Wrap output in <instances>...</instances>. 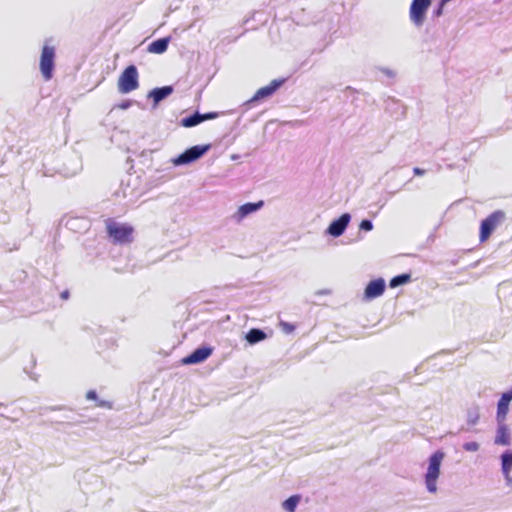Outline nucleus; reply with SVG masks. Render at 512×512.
Masks as SVG:
<instances>
[{"mask_svg": "<svg viewBox=\"0 0 512 512\" xmlns=\"http://www.w3.org/2000/svg\"><path fill=\"white\" fill-rule=\"evenodd\" d=\"M108 236L117 244H129L133 241L134 228L127 223H118L113 219L105 221Z\"/></svg>", "mask_w": 512, "mask_h": 512, "instance_id": "f257e3e1", "label": "nucleus"}, {"mask_svg": "<svg viewBox=\"0 0 512 512\" xmlns=\"http://www.w3.org/2000/svg\"><path fill=\"white\" fill-rule=\"evenodd\" d=\"M445 457L444 452L436 451L429 458V466L425 474V483L429 492L437 491V480L440 475V466Z\"/></svg>", "mask_w": 512, "mask_h": 512, "instance_id": "f03ea898", "label": "nucleus"}, {"mask_svg": "<svg viewBox=\"0 0 512 512\" xmlns=\"http://www.w3.org/2000/svg\"><path fill=\"white\" fill-rule=\"evenodd\" d=\"M117 86L122 94L130 93L139 87L138 71L134 65H129L124 69L118 78Z\"/></svg>", "mask_w": 512, "mask_h": 512, "instance_id": "7ed1b4c3", "label": "nucleus"}, {"mask_svg": "<svg viewBox=\"0 0 512 512\" xmlns=\"http://www.w3.org/2000/svg\"><path fill=\"white\" fill-rule=\"evenodd\" d=\"M55 48L45 44L42 48L40 56V71L45 81H49L53 77Z\"/></svg>", "mask_w": 512, "mask_h": 512, "instance_id": "20e7f679", "label": "nucleus"}, {"mask_svg": "<svg viewBox=\"0 0 512 512\" xmlns=\"http://www.w3.org/2000/svg\"><path fill=\"white\" fill-rule=\"evenodd\" d=\"M504 218L505 213L503 211L498 210L490 214L486 219H484L480 225V242L487 241L491 234L493 233V231L497 228V226L504 220Z\"/></svg>", "mask_w": 512, "mask_h": 512, "instance_id": "39448f33", "label": "nucleus"}, {"mask_svg": "<svg viewBox=\"0 0 512 512\" xmlns=\"http://www.w3.org/2000/svg\"><path fill=\"white\" fill-rule=\"evenodd\" d=\"M210 149V145H202V146H193L189 149L185 150L182 154H180L175 160L174 164L182 165L193 162L203 156Z\"/></svg>", "mask_w": 512, "mask_h": 512, "instance_id": "423d86ee", "label": "nucleus"}, {"mask_svg": "<svg viewBox=\"0 0 512 512\" xmlns=\"http://www.w3.org/2000/svg\"><path fill=\"white\" fill-rule=\"evenodd\" d=\"M431 0H413L410 6V19L416 26H421Z\"/></svg>", "mask_w": 512, "mask_h": 512, "instance_id": "0eeeda50", "label": "nucleus"}, {"mask_svg": "<svg viewBox=\"0 0 512 512\" xmlns=\"http://www.w3.org/2000/svg\"><path fill=\"white\" fill-rule=\"evenodd\" d=\"M284 83V80H272L267 86L259 88L254 96L249 100L250 103L257 102L272 96Z\"/></svg>", "mask_w": 512, "mask_h": 512, "instance_id": "6e6552de", "label": "nucleus"}, {"mask_svg": "<svg viewBox=\"0 0 512 512\" xmlns=\"http://www.w3.org/2000/svg\"><path fill=\"white\" fill-rule=\"evenodd\" d=\"M512 400V389L502 394L497 404V421L504 423L509 412V404Z\"/></svg>", "mask_w": 512, "mask_h": 512, "instance_id": "1a4fd4ad", "label": "nucleus"}, {"mask_svg": "<svg viewBox=\"0 0 512 512\" xmlns=\"http://www.w3.org/2000/svg\"><path fill=\"white\" fill-rule=\"evenodd\" d=\"M213 352L210 347H201L194 350L190 355L183 358V364H196L205 361Z\"/></svg>", "mask_w": 512, "mask_h": 512, "instance_id": "9d476101", "label": "nucleus"}, {"mask_svg": "<svg viewBox=\"0 0 512 512\" xmlns=\"http://www.w3.org/2000/svg\"><path fill=\"white\" fill-rule=\"evenodd\" d=\"M385 290V281L382 278L372 280L365 288L364 295L367 299H374L381 296Z\"/></svg>", "mask_w": 512, "mask_h": 512, "instance_id": "9b49d317", "label": "nucleus"}, {"mask_svg": "<svg viewBox=\"0 0 512 512\" xmlns=\"http://www.w3.org/2000/svg\"><path fill=\"white\" fill-rule=\"evenodd\" d=\"M350 221L349 214H343L338 219L334 220L328 227V232L334 237H338L343 234L348 223Z\"/></svg>", "mask_w": 512, "mask_h": 512, "instance_id": "f8f14e48", "label": "nucleus"}, {"mask_svg": "<svg viewBox=\"0 0 512 512\" xmlns=\"http://www.w3.org/2000/svg\"><path fill=\"white\" fill-rule=\"evenodd\" d=\"M263 205H264V202L262 200H260L256 203H245V204L241 205L238 208L237 213H236L238 220H241L244 217H246L247 215L257 211Z\"/></svg>", "mask_w": 512, "mask_h": 512, "instance_id": "ddd939ff", "label": "nucleus"}, {"mask_svg": "<svg viewBox=\"0 0 512 512\" xmlns=\"http://www.w3.org/2000/svg\"><path fill=\"white\" fill-rule=\"evenodd\" d=\"M497 434L495 437V444L507 446L510 445V434L507 426L504 423H498Z\"/></svg>", "mask_w": 512, "mask_h": 512, "instance_id": "4468645a", "label": "nucleus"}, {"mask_svg": "<svg viewBox=\"0 0 512 512\" xmlns=\"http://www.w3.org/2000/svg\"><path fill=\"white\" fill-rule=\"evenodd\" d=\"M173 92V88L171 86H164L161 88H156L151 91L150 96L153 98V101L157 104L167 96H169Z\"/></svg>", "mask_w": 512, "mask_h": 512, "instance_id": "2eb2a0df", "label": "nucleus"}, {"mask_svg": "<svg viewBox=\"0 0 512 512\" xmlns=\"http://www.w3.org/2000/svg\"><path fill=\"white\" fill-rule=\"evenodd\" d=\"M169 38H160L153 41L149 45V51L156 54H161L167 50Z\"/></svg>", "mask_w": 512, "mask_h": 512, "instance_id": "dca6fc26", "label": "nucleus"}, {"mask_svg": "<svg viewBox=\"0 0 512 512\" xmlns=\"http://www.w3.org/2000/svg\"><path fill=\"white\" fill-rule=\"evenodd\" d=\"M245 338L250 344H255L264 340L266 338V334L260 329L253 328L248 331Z\"/></svg>", "mask_w": 512, "mask_h": 512, "instance_id": "f3484780", "label": "nucleus"}, {"mask_svg": "<svg viewBox=\"0 0 512 512\" xmlns=\"http://www.w3.org/2000/svg\"><path fill=\"white\" fill-rule=\"evenodd\" d=\"M301 497L299 495L290 496L282 503V507L287 512H295L297 505L299 504Z\"/></svg>", "mask_w": 512, "mask_h": 512, "instance_id": "a211bd4d", "label": "nucleus"}, {"mask_svg": "<svg viewBox=\"0 0 512 512\" xmlns=\"http://www.w3.org/2000/svg\"><path fill=\"white\" fill-rule=\"evenodd\" d=\"M502 470L505 475H508L512 469V451H506L501 456Z\"/></svg>", "mask_w": 512, "mask_h": 512, "instance_id": "6ab92c4d", "label": "nucleus"}, {"mask_svg": "<svg viewBox=\"0 0 512 512\" xmlns=\"http://www.w3.org/2000/svg\"><path fill=\"white\" fill-rule=\"evenodd\" d=\"M410 280H411L410 274L397 275L390 280L389 286L391 288H395V287H398L400 285L410 282Z\"/></svg>", "mask_w": 512, "mask_h": 512, "instance_id": "aec40b11", "label": "nucleus"}, {"mask_svg": "<svg viewBox=\"0 0 512 512\" xmlns=\"http://www.w3.org/2000/svg\"><path fill=\"white\" fill-rule=\"evenodd\" d=\"M201 123V118L199 113H195L189 117L183 118L181 120V126L189 128L196 126Z\"/></svg>", "mask_w": 512, "mask_h": 512, "instance_id": "412c9836", "label": "nucleus"}, {"mask_svg": "<svg viewBox=\"0 0 512 512\" xmlns=\"http://www.w3.org/2000/svg\"><path fill=\"white\" fill-rule=\"evenodd\" d=\"M464 450L468 452H476L479 449V444L477 442H467L463 445Z\"/></svg>", "mask_w": 512, "mask_h": 512, "instance_id": "4be33fe9", "label": "nucleus"}, {"mask_svg": "<svg viewBox=\"0 0 512 512\" xmlns=\"http://www.w3.org/2000/svg\"><path fill=\"white\" fill-rule=\"evenodd\" d=\"M372 228H373V225L370 220H362L361 221L360 229L365 230V231H370V230H372Z\"/></svg>", "mask_w": 512, "mask_h": 512, "instance_id": "5701e85b", "label": "nucleus"}, {"mask_svg": "<svg viewBox=\"0 0 512 512\" xmlns=\"http://www.w3.org/2000/svg\"><path fill=\"white\" fill-rule=\"evenodd\" d=\"M218 116L217 113L215 112H209V113H205V114H200V118H201V122L205 121V120H211V119H214Z\"/></svg>", "mask_w": 512, "mask_h": 512, "instance_id": "b1692460", "label": "nucleus"}, {"mask_svg": "<svg viewBox=\"0 0 512 512\" xmlns=\"http://www.w3.org/2000/svg\"><path fill=\"white\" fill-rule=\"evenodd\" d=\"M86 398L88 400H97V393L96 391L94 390H89L87 393H86Z\"/></svg>", "mask_w": 512, "mask_h": 512, "instance_id": "393cba45", "label": "nucleus"}, {"mask_svg": "<svg viewBox=\"0 0 512 512\" xmlns=\"http://www.w3.org/2000/svg\"><path fill=\"white\" fill-rule=\"evenodd\" d=\"M130 106H131V102L130 101H125V102L119 104V108H121V109H127Z\"/></svg>", "mask_w": 512, "mask_h": 512, "instance_id": "a878e982", "label": "nucleus"}, {"mask_svg": "<svg viewBox=\"0 0 512 512\" xmlns=\"http://www.w3.org/2000/svg\"><path fill=\"white\" fill-rule=\"evenodd\" d=\"M413 172L415 175H418V176H421L425 173V171L423 169H420L418 167L414 168Z\"/></svg>", "mask_w": 512, "mask_h": 512, "instance_id": "bb28decb", "label": "nucleus"}, {"mask_svg": "<svg viewBox=\"0 0 512 512\" xmlns=\"http://www.w3.org/2000/svg\"><path fill=\"white\" fill-rule=\"evenodd\" d=\"M443 6L442 5V2L440 3V7L437 9V11L435 12L436 16H440L442 14V10H443Z\"/></svg>", "mask_w": 512, "mask_h": 512, "instance_id": "cd10ccee", "label": "nucleus"}, {"mask_svg": "<svg viewBox=\"0 0 512 512\" xmlns=\"http://www.w3.org/2000/svg\"><path fill=\"white\" fill-rule=\"evenodd\" d=\"M97 405H98V406H100V407H106V406H107V407H111L109 404H107V403H106V402H104V401H100Z\"/></svg>", "mask_w": 512, "mask_h": 512, "instance_id": "c85d7f7f", "label": "nucleus"}, {"mask_svg": "<svg viewBox=\"0 0 512 512\" xmlns=\"http://www.w3.org/2000/svg\"><path fill=\"white\" fill-rule=\"evenodd\" d=\"M62 297H63L64 299H67V298H68V292H63V293H62Z\"/></svg>", "mask_w": 512, "mask_h": 512, "instance_id": "c756f323", "label": "nucleus"}]
</instances>
